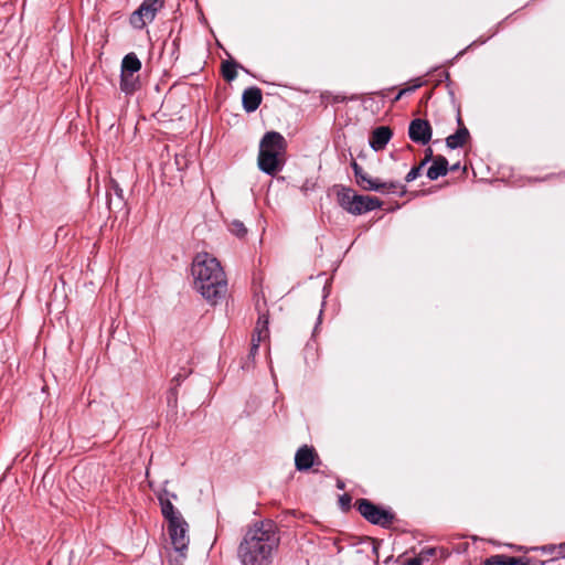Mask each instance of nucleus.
<instances>
[{
    "mask_svg": "<svg viewBox=\"0 0 565 565\" xmlns=\"http://www.w3.org/2000/svg\"><path fill=\"white\" fill-rule=\"evenodd\" d=\"M422 171H420V167H414L411 169V171L406 174L405 177V181L406 182H412L414 180H416L419 175H420Z\"/></svg>",
    "mask_w": 565,
    "mask_h": 565,
    "instance_id": "393cba45",
    "label": "nucleus"
},
{
    "mask_svg": "<svg viewBox=\"0 0 565 565\" xmlns=\"http://www.w3.org/2000/svg\"><path fill=\"white\" fill-rule=\"evenodd\" d=\"M419 86H420V84H417V85H414V86H411V87L403 88V89L399 90V95H405V94L412 93V92H414Z\"/></svg>",
    "mask_w": 565,
    "mask_h": 565,
    "instance_id": "cd10ccee",
    "label": "nucleus"
},
{
    "mask_svg": "<svg viewBox=\"0 0 565 565\" xmlns=\"http://www.w3.org/2000/svg\"><path fill=\"white\" fill-rule=\"evenodd\" d=\"M280 544L277 524L269 520L253 523L238 545L242 565H271L274 554Z\"/></svg>",
    "mask_w": 565,
    "mask_h": 565,
    "instance_id": "f257e3e1",
    "label": "nucleus"
},
{
    "mask_svg": "<svg viewBox=\"0 0 565 565\" xmlns=\"http://www.w3.org/2000/svg\"><path fill=\"white\" fill-rule=\"evenodd\" d=\"M190 159L185 152L175 153L174 164L179 171H183L188 168Z\"/></svg>",
    "mask_w": 565,
    "mask_h": 565,
    "instance_id": "5701e85b",
    "label": "nucleus"
},
{
    "mask_svg": "<svg viewBox=\"0 0 565 565\" xmlns=\"http://www.w3.org/2000/svg\"><path fill=\"white\" fill-rule=\"evenodd\" d=\"M457 122L459 126L458 130L446 138V145L450 149L463 147L470 137L469 130L463 125L460 115L457 117Z\"/></svg>",
    "mask_w": 565,
    "mask_h": 565,
    "instance_id": "f8f14e48",
    "label": "nucleus"
},
{
    "mask_svg": "<svg viewBox=\"0 0 565 565\" xmlns=\"http://www.w3.org/2000/svg\"><path fill=\"white\" fill-rule=\"evenodd\" d=\"M169 492L167 490H163L159 495V502L161 505V512L164 519H167L168 524L171 523V521H174V518L183 519L181 513L175 510L174 505L169 499Z\"/></svg>",
    "mask_w": 565,
    "mask_h": 565,
    "instance_id": "4468645a",
    "label": "nucleus"
},
{
    "mask_svg": "<svg viewBox=\"0 0 565 565\" xmlns=\"http://www.w3.org/2000/svg\"><path fill=\"white\" fill-rule=\"evenodd\" d=\"M344 99H345V97H344V96H341V95H335V96L333 97V102H334V103H342V102H344Z\"/></svg>",
    "mask_w": 565,
    "mask_h": 565,
    "instance_id": "7c9ffc66",
    "label": "nucleus"
},
{
    "mask_svg": "<svg viewBox=\"0 0 565 565\" xmlns=\"http://www.w3.org/2000/svg\"><path fill=\"white\" fill-rule=\"evenodd\" d=\"M285 148V138L279 132H266L259 143V169L269 175L278 172L281 169L280 156L284 153Z\"/></svg>",
    "mask_w": 565,
    "mask_h": 565,
    "instance_id": "7ed1b4c3",
    "label": "nucleus"
},
{
    "mask_svg": "<svg viewBox=\"0 0 565 565\" xmlns=\"http://www.w3.org/2000/svg\"><path fill=\"white\" fill-rule=\"evenodd\" d=\"M262 99V90L258 87H249L243 93V107L247 113L255 111L259 107Z\"/></svg>",
    "mask_w": 565,
    "mask_h": 565,
    "instance_id": "ddd939ff",
    "label": "nucleus"
},
{
    "mask_svg": "<svg viewBox=\"0 0 565 565\" xmlns=\"http://www.w3.org/2000/svg\"><path fill=\"white\" fill-rule=\"evenodd\" d=\"M355 196H356V193L353 190L348 189V188H342L338 192V202L341 207H343L345 211L349 212L350 206L352 205V202H353L352 198H355Z\"/></svg>",
    "mask_w": 565,
    "mask_h": 565,
    "instance_id": "6ab92c4d",
    "label": "nucleus"
},
{
    "mask_svg": "<svg viewBox=\"0 0 565 565\" xmlns=\"http://www.w3.org/2000/svg\"><path fill=\"white\" fill-rule=\"evenodd\" d=\"M356 182L367 191H380V192H395L399 188L396 182H381L379 179L370 178L363 169L360 170L359 174H355Z\"/></svg>",
    "mask_w": 565,
    "mask_h": 565,
    "instance_id": "6e6552de",
    "label": "nucleus"
},
{
    "mask_svg": "<svg viewBox=\"0 0 565 565\" xmlns=\"http://www.w3.org/2000/svg\"><path fill=\"white\" fill-rule=\"evenodd\" d=\"M254 332H256V334H263V335L268 337L269 331H268V316L267 315H265V313L259 315Z\"/></svg>",
    "mask_w": 565,
    "mask_h": 565,
    "instance_id": "412c9836",
    "label": "nucleus"
},
{
    "mask_svg": "<svg viewBox=\"0 0 565 565\" xmlns=\"http://www.w3.org/2000/svg\"><path fill=\"white\" fill-rule=\"evenodd\" d=\"M189 525L184 519L174 518V521L168 524V533L171 540V544L173 548L184 555V552L188 550L189 545V535H188Z\"/></svg>",
    "mask_w": 565,
    "mask_h": 565,
    "instance_id": "423d86ee",
    "label": "nucleus"
},
{
    "mask_svg": "<svg viewBox=\"0 0 565 565\" xmlns=\"http://www.w3.org/2000/svg\"><path fill=\"white\" fill-rule=\"evenodd\" d=\"M140 86L138 74L120 73V89L127 94H134Z\"/></svg>",
    "mask_w": 565,
    "mask_h": 565,
    "instance_id": "dca6fc26",
    "label": "nucleus"
},
{
    "mask_svg": "<svg viewBox=\"0 0 565 565\" xmlns=\"http://www.w3.org/2000/svg\"><path fill=\"white\" fill-rule=\"evenodd\" d=\"M116 192H117L119 195H121L122 190H118V189L116 188Z\"/></svg>",
    "mask_w": 565,
    "mask_h": 565,
    "instance_id": "c9c22d12",
    "label": "nucleus"
},
{
    "mask_svg": "<svg viewBox=\"0 0 565 565\" xmlns=\"http://www.w3.org/2000/svg\"><path fill=\"white\" fill-rule=\"evenodd\" d=\"M436 554V548L434 547H427V548H423L418 555L417 558H419V561H425V559H428L429 557L434 556Z\"/></svg>",
    "mask_w": 565,
    "mask_h": 565,
    "instance_id": "a878e982",
    "label": "nucleus"
},
{
    "mask_svg": "<svg viewBox=\"0 0 565 565\" xmlns=\"http://www.w3.org/2000/svg\"><path fill=\"white\" fill-rule=\"evenodd\" d=\"M429 157V161L433 159V150L430 148L426 149L425 158Z\"/></svg>",
    "mask_w": 565,
    "mask_h": 565,
    "instance_id": "473e14b6",
    "label": "nucleus"
},
{
    "mask_svg": "<svg viewBox=\"0 0 565 565\" xmlns=\"http://www.w3.org/2000/svg\"><path fill=\"white\" fill-rule=\"evenodd\" d=\"M163 6L164 0H143L129 18L131 26L137 30L143 29L148 23L154 20L157 13Z\"/></svg>",
    "mask_w": 565,
    "mask_h": 565,
    "instance_id": "20e7f679",
    "label": "nucleus"
},
{
    "mask_svg": "<svg viewBox=\"0 0 565 565\" xmlns=\"http://www.w3.org/2000/svg\"><path fill=\"white\" fill-rule=\"evenodd\" d=\"M402 96H403V95H399V93H398V94H397V96H396V99L402 98Z\"/></svg>",
    "mask_w": 565,
    "mask_h": 565,
    "instance_id": "4c0bfd02",
    "label": "nucleus"
},
{
    "mask_svg": "<svg viewBox=\"0 0 565 565\" xmlns=\"http://www.w3.org/2000/svg\"><path fill=\"white\" fill-rule=\"evenodd\" d=\"M339 504L342 510H348L351 505V497L349 494H343L339 499Z\"/></svg>",
    "mask_w": 565,
    "mask_h": 565,
    "instance_id": "bb28decb",
    "label": "nucleus"
},
{
    "mask_svg": "<svg viewBox=\"0 0 565 565\" xmlns=\"http://www.w3.org/2000/svg\"><path fill=\"white\" fill-rule=\"evenodd\" d=\"M351 167L353 169L354 175L360 173V170L362 169L361 166H359L354 160L351 163Z\"/></svg>",
    "mask_w": 565,
    "mask_h": 565,
    "instance_id": "c85d7f7f",
    "label": "nucleus"
},
{
    "mask_svg": "<svg viewBox=\"0 0 565 565\" xmlns=\"http://www.w3.org/2000/svg\"><path fill=\"white\" fill-rule=\"evenodd\" d=\"M222 75L227 82H232L236 78V64L233 62H224L222 64Z\"/></svg>",
    "mask_w": 565,
    "mask_h": 565,
    "instance_id": "aec40b11",
    "label": "nucleus"
},
{
    "mask_svg": "<svg viewBox=\"0 0 565 565\" xmlns=\"http://www.w3.org/2000/svg\"><path fill=\"white\" fill-rule=\"evenodd\" d=\"M191 273L195 289L212 305L225 298L227 279L220 262L209 253L195 255Z\"/></svg>",
    "mask_w": 565,
    "mask_h": 565,
    "instance_id": "f03ea898",
    "label": "nucleus"
},
{
    "mask_svg": "<svg viewBox=\"0 0 565 565\" xmlns=\"http://www.w3.org/2000/svg\"><path fill=\"white\" fill-rule=\"evenodd\" d=\"M232 234L236 235L237 237H244L247 234V228L244 225L243 222L238 220H234L231 222L228 226Z\"/></svg>",
    "mask_w": 565,
    "mask_h": 565,
    "instance_id": "4be33fe9",
    "label": "nucleus"
},
{
    "mask_svg": "<svg viewBox=\"0 0 565 565\" xmlns=\"http://www.w3.org/2000/svg\"><path fill=\"white\" fill-rule=\"evenodd\" d=\"M319 463V457L313 447L301 446L295 455V466L299 471H306Z\"/></svg>",
    "mask_w": 565,
    "mask_h": 565,
    "instance_id": "1a4fd4ad",
    "label": "nucleus"
},
{
    "mask_svg": "<svg viewBox=\"0 0 565 565\" xmlns=\"http://www.w3.org/2000/svg\"><path fill=\"white\" fill-rule=\"evenodd\" d=\"M268 337L266 335H263V334H256V332H253V337H252V347H250V352H249V355L254 356L259 348V344L262 341L266 340Z\"/></svg>",
    "mask_w": 565,
    "mask_h": 565,
    "instance_id": "b1692460",
    "label": "nucleus"
},
{
    "mask_svg": "<svg viewBox=\"0 0 565 565\" xmlns=\"http://www.w3.org/2000/svg\"><path fill=\"white\" fill-rule=\"evenodd\" d=\"M352 200L353 202L350 206L349 213L354 215H360L376 210L382 205V202L377 198H372L369 195L356 194V196L352 198Z\"/></svg>",
    "mask_w": 565,
    "mask_h": 565,
    "instance_id": "9d476101",
    "label": "nucleus"
},
{
    "mask_svg": "<svg viewBox=\"0 0 565 565\" xmlns=\"http://www.w3.org/2000/svg\"><path fill=\"white\" fill-rule=\"evenodd\" d=\"M408 136L416 143L427 145L431 139L430 124L420 118L412 120L408 127Z\"/></svg>",
    "mask_w": 565,
    "mask_h": 565,
    "instance_id": "0eeeda50",
    "label": "nucleus"
},
{
    "mask_svg": "<svg viewBox=\"0 0 565 565\" xmlns=\"http://www.w3.org/2000/svg\"><path fill=\"white\" fill-rule=\"evenodd\" d=\"M448 172V161L445 157L438 156L433 160V164L427 170L429 180H437L439 177L446 175Z\"/></svg>",
    "mask_w": 565,
    "mask_h": 565,
    "instance_id": "2eb2a0df",
    "label": "nucleus"
},
{
    "mask_svg": "<svg viewBox=\"0 0 565 565\" xmlns=\"http://www.w3.org/2000/svg\"><path fill=\"white\" fill-rule=\"evenodd\" d=\"M393 132L390 127L380 126L375 128L370 137V147L374 151L383 150L391 140Z\"/></svg>",
    "mask_w": 565,
    "mask_h": 565,
    "instance_id": "9b49d317",
    "label": "nucleus"
},
{
    "mask_svg": "<svg viewBox=\"0 0 565 565\" xmlns=\"http://www.w3.org/2000/svg\"><path fill=\"white\" fill-rule=\"evenodd\" d=\"M338 487H339L340 489H343V488H344V484H343L342 482H339V483H338Z\"/></svg>",
    "mask_w": 565,
    "mask_h": 565,
    "instance_id": "f704fd0d",
    "label": "nucleus"
},
{
    "mask_svg": "<svg viewBox=\"0 0 565 565\" xmlns=\"http://www.w3.org/2000/svg\"><path fill=\"white\" fill-rule=\"evenodd\" d=\"M428 162H429V157H428V158H424L417 167H420V171H422V170H423V168H424Z\"/></svg>",
    "mask_w": 565,
    "mask_h": 565,
    "instance_id": "2f4dec72",
    "label": "nucleus"
},
{
    "mask_svg": "<svg viewBox=\"0 0 565 565\" xmlns=\"http://www.w3.org/2000/svg\"><path fill=\"white\" fill-rule=\"evenodd\" d=\"M519 563L520 558L497 554L488 557L483 565H518Z\"/></svg>",
    "mask_w": 565,
    "mask_h": 565,
    "instance_id": "a211bd4d",
    "label": "nucleus"
},
{
    "mask_svg": "<svg viewBox=\"0 0 565 565\" xmlns=\"http://www.w3.org/2000/svg\"><path fill=\"white\" fill-rule=\"evenodd\" d=\"M355 505L360 514L372 524L388 526L394 519L390 511L375 505L367 499H359Z\"/></svg>",
    "mask_w": 565,
    "mask_h": 565,
    "instance_id": "39448f33",
    "label": "nucleus"
},
{
    "mask_svg": "<svg viewBox=\"0 0 565 565\" xmlns=\"http://www.w3.org/2000/svg\"><path fill=\"white\" fill-rule=\"evenodd\" d=\"M518 565H527L526 563H523L521 559H520V563Z\"/></svg>",
    "mask_w": 565,
    "mask_h": 565,
    "instance_id": "e433bc0d",
    "label": "nucleus"
},
{
    "mask_svg": "<svg viewBox=\"0 0 565 565\" xmlns=\"http://www.w3.org/2000/svg\"><path fill=\"white\" fill-rule=\"evenodd\" d=\"M173 380L177 381V382H180L182 380V375L178 374V375L174 376Z\"/></svg>",
    "mask_w": 565,
    "mask_h": 565,
    "instance_id": "72a5a7b5",
    "label": "nucleus"
},
{
    "mask_svg": "<svg viewBox=\"0 0 565 565\" xmlns=\"http://www.w3.org/2000/svg\"><path fill=\"white\" fill-rule=\"evenodd\" d=\"M405 565H420L419 558H411Z\"/></svg>",
    "mask_w": 565,
    "mask_h": 565,
    "instance_id": "c756f323",
    "label": "nucleus"
},
{
    "mask_svg": "<svg viewBox=\"0 0 565 565\" xmlns=\"http://www.w3.org/2000/svg\"><path fill=\"white\" fill-rule=\"evenodd\" d=\"M141 68V62L135 53L127 54L121 62V73L137 74Z\"/></svg>",
    "mask_w": 565,
    "mask_h": 565,
    "instance_id": "f3484780",
    "label": "nucleus"
}]
</instances>
